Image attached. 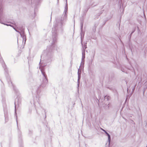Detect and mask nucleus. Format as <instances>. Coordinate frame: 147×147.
<instances>
[{"instance_id":"obj_1","label":"nucleus","mask_w":147,"mask_h":147,"mask_svg":"<svg viewBox=\"0 0 147 147\" xmlns=\"http://www.w3.org/2000/svg\"><path fill=\"white\" fill-rule=\"evenodd\" d=\"M136 86V84L135 83H132L130 86L129 87L127 88V92L129 93V92H130L131 91V94L134 91L135 87Z\"/></svg>"},{"instance_id":"obj_2","label":"nucleus","mask_w":147,"mask_h":147,"mask_svg":"<svg viewBox=\"0 0 147 147\" xmlns=\"http://www.w3.org/2000/svg\"><path fill=\"white\" fill-rule=\"evenodd\" d=\"M41 72L44 76L43 84H42V87H44L45 85L48 82L47 80V78L46 76L45 75V73L44 72L42 69L41 70Z\"/></svg>"},{"instance_id":"obj_3","label":"nucleus","mask_w":147,"mask_h":147,"mask_svg":"<svg viewBox=\"0 0 147 147\" xmlns=\"http://www.w3.org/2000/svg\"><path fill=\"white\" fill-rule=\"evenodd\" d=\"M104 100L105 101L110 100H111V97L109 96H105L104 97Z\"/></svg>"},{"instance_id":"obj_4","label":"nucleus","mask_w":147,"mask_h":147,"mask_svg":"<svg viewBox=\"0 0 147 147\" xmlns=\"http://www.w3.org/2000/svg\"><path fill=\"white\" fill-rule=\"evenodd\" d=\"M86 48V45L83 47V51L82 52V56H85V50Z\"/></svg>"},{"instance_id":"obj_5","label":"nucleus","mask_w":147,"mask_h":147,"mask_svg":"<svg viewBox=\"0 0 147 147\" xmlns=\"http://www.w3.org/2000/svg\"><path fill=\"white\" fill-rule=\"evenodd\" d=\"M67 9H68V4H67V1L66 0L65 7V10L64 11V12H65V14H66V13L67 12Z\"/></svg>"},{"instance_id":"obj_6","label":"nucleus","mask_w":147,"mask_h":147,"mask_svg":"<svg viewBox=\"0 0 147 147\" xmlns=\"http://www.w3.org/2000/svg\"><path fill=\"white\" fill-rule=\"evenodd\" d=\"M107 135L108 136V142H109V144L110 143V141H111V137L109 134H107Z\"/></svg>"},{"instance_id":"obj_7","label":"nucleus","mask_w":147,"mask_h":147,"mask_svg":"<svg viewBox=\"0 0 147 147\" xmlns=\"http://www.w3.org/2000/svg\"><path fill=\"white\" fill-rule=\"evenodd\" d=\"M81 71L80 70V71L79 69H78V75L79 76V74H80V75L81 76Z\"/></svg>"},{"instance_id":"obj_8","label":"nucleus","mask_w":147,"mask_h":147,"mask_svg":"<svg viewBox=\"0 0 147 147\" xmlns=\"http://www.w3.org/2000/svg\"><path fill=\"white\" fill-rule=\"evenodd\" d=\"M12 26L13 27V29L17 32H19L20 33V35H21V34L20 33V32L19 31H18V30H17L13 26Z\"/></svg>"},{"instance_id":"obj_9","label":"nucleus","mask_w":147,"mask_h":147,"mask_svg":"<svg viewBox=\"0 0 147 147\" xmlns=\"http://www.w3.org/2000/svg\"><path fill=\"white\" fill-rule=\"evenodd\" d=\"M102 130L104 132H105V133L107 134H107H109L105 130L103 129H102Z\"/></svg>"},{"instance_id":"obj_10","label":"nucleus","mask_w":147,"mask_h":147,"mask_svg":"<svg viewBox=\"0 0 147 147\" xmlns=\"http://www.w3.org/2000/svg\"><path fill=\"white\" fill-rule=\"evenodd\" d=\"M85 58V56H82V60H84Z\"/></svg>"},{"instance_id":"obj_11","label":"nucleus","mask_w":147,"mask_h":147,"mask_svg":"<svg viewBox=\"0 0 147 147\" xmlns=\"http://www.w3.org/2000/svg\"><path fill=\"white\" fill-rule=\"evenodd\" d=\"M80 78L81 76L79 75V76H78V80H80Z\"/></svg>"},{"instance_id":"obj_12","label":"nucleus","mask_w":147,"mask_h":147,"mask_svg":"<svg viewBox=\"0 0 147 147\" xmlns=\"http://www.w3.org/2000/svg\"><path fill=\"white\" fill-rule=\"evenodd\" d=\"M81 30H82L83 29V24H81Z\"/></svg>"},{"instance_id":"obj_13","label":"nucleus","mask_w":147,"mask_h":147,"mask_svg":"<svg viewBox=\"0 0 147 147\" xmlns=\"http://www.w3.org/2000/svg\"><path fill=\"white\" fill-rule=\"evenodd\" d=\"M4 24L5 25H7V26H10V25H9V24Z\"/></svg>"},{"instance_id":"obj_14","label":"nucleus","mask_w":147,"mask_h":147,"mask_svg":"<svg viewBox=\"0 0 147 147\" xmlns=\"http://www.w3.org/2000/svg\"><path fill=\"white\" fill-rule=\"evenodd\" d=\"M147 88V86H145V87L144 88V90H145V89H146Z\"/></svg>"},{"instance_id":"obj_15","label":"nucleus","mask_w":147,"mask_h":147,"mask_svg":"<svg viewBox=\"0 0 147 147\" xmlns=\"http://www.w3.org/2000/svg\"><path fill=\"white\" fill-rule=\"evenodd\" d=\"M2 11V10L1 9H0V13H1Z\"/></svg>"},{"instance_id":"obj_16","label":"nucleus","mask_w":147,"mask_h":147,"mask_svg":"<svg viewBox=\"0 0 147 147\" xmlns=\"http://www.w3.org/2000/svg\"><path fill=\"white\" fill-rule=\"evenodd\" d=\"M78 83H79L80 82V80H78Z\"/></svg>"},{"instance_id":"obj_17","label":"nucleus","mask_w":147,"mask_h":147,"mask_svg":"<svg viewBox=\"0 0 147 147\" xmlns=\"http://www.w3.org/2000/svg\"><path fill=\"white\" fill-rule=\"evenodd\" d=\"M15 107H16V102H15Z\"/></svg>"},{"instance_id":"obj_18","label":"nucleus","mask_w":147,"mask_h":147,"mask_svg":"<svg viewBox=\"0 0 147 147\" xmlns=\"http://www.w3.org/2000/svg\"><path fill=\"white\" fill-rule=\"evenodd\" d=\"M127 100V98H126V100H125V101H126Z\"/></svg>"},{"instance_id":"obj_19","label":"nucleus","mask_w":147,"mask_h":147,"mask_svg":"<svg viewBox=\"0 0 147 147\" xmlns=\"http://www.w3.org/2000/svg\"><path fill=\"white\" fill-rule=\"evenodd\" d=\"M144 16H145V14H144Z\"/></svg>"}]
</instances>
